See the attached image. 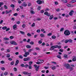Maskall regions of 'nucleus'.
Instances as JSON below:
<instances>
[{"mask_svg":"<svg viewBox=\"0 0 76 76\" xmlns=\"http://www.w3.org/2000/svg\"><path fill=\"white\" fill-rule=\"evenodd\" d=\"M64 34L66 36H68L70 35V31L68 30H66L64 31Z\"/></svg>","mask_w":76,"mask_h":76,"instance_id":"1","label":"nucleus"},{"mask_svg":"<svg viewBox=\"0 0 76 76\" xmlns=\"http://www.w3.org/2000/svg\"><path fill=\"white\" fill-rule=\"evenodd\" d=\"M58 45H55L54 46H52L51 48H50V50H54V48H58Z\"/></svg>","mask_w":76,"mask_h":76,"instance_id":"2","label":"nucleus"},{"mask_svg":"<svg viewBox=\"0 0 76 76\" xmlns=\"http://www.w3.org/2000/svg\"><path fill=\"white\" fill-rule=\"evenodd\" d=\"M34 67H35L36 71H38L39 70V65L37 66V65L34 64Z\"/></svg>","mask_w":76,"mask_h":76,"instance_id":"3","label":"nucleus"},{"mask_svg":"<svg viewBox=\"0 0 76 76\" xmlns=\"http://www.w3.org/2000/svg\"><path fill=\"white\" fill-rule=\"evenodd\" d=\"M23 75H30L31 74V72L28 73V72H23Z\"/></svg>","mask_w":76,"mask_h":76,"instance_id":"4","label":"nucleus"},{"mask_svg":"<svg viewBox=\"0 0 76 76\" xmlns=\"http://www.w3.org/2000/svg\"><path fill=\"white\" fill-rule=\"evenodd\" d=\"M71 67H69V70L70 71H72L73 70V67H75V65L72 64L71 65Z\"/></svg>","mask_w":76,"mask_h":76,"instance_id":"5","label":"nucleus"},{"mask_svg":"<svg viewBox=\"0 0 76 76\" xmlns=\"http://www.w3.org/2000/svg\"><path fill=\"white\" fill-rule=\"evenodd\" d=\"M11 44H12L13 45H18V44L17 42H15L13 41H11L10 42Z\"/></svg>","mask_w":76,"mask_h":76,"instance_id":"6","label":"nucleus"},{"mask_svg":"<svg viewBox=\"0 0 76 76\" xmlns=\"http://www.w3.org/2000/svg\"><path fill=\"white\" fill-rule=\"evenodd\" d=\"M75 11L73 10H71L70 12H69V15L70 16H73V13H74Z\"/></svg>","mask_w":76,"mask_h":76,"instance_id":"7","label":"nucleus"},{"mask_svg":"<svg viewBox=\"0 0 76 76\" xmlns=\"http://www.w3.org/2000/svg\"><path fill=\"white\" fill-rule=\"evenodd\" d=\"M65 66L67 69H69L70 68V65L69 64H65Z\"/></svg>","mask_w":76,"mask_h":76,"instance_id":"8","label":"nucleus"},{"mask_svg":"<svg viewBox=\"0 0 76 76\" xmlns=\"http://www.w3.org/2000/svg\"><path fill=\"white\" fill-rule=\"evenodd\" d=\"M44 15H47L48 16H50V13H48V12H45L44 13Z\"/></svg>","mask_w":76,"mask_h":76,"instance_id":"9","label":"nucleus"},{"mask_svg":"<svg viewBox=\"0 0 76 76\" xmlns=\"http://www.w3.org/2000/svg\"><path fill=\"white\" fill-rule=\"evenodd\" d=\"M38 62H40V63H44V60H41L40 59H39L38 60Z\"/></svg>","mask_w":76,"mask_h":76,"instance_id":"10","label":"nucleus"},{"mask_svg":"<svg viewBox=\"0 0 76 76\" xmlns=\"http://www.w3.org/2000/svg\"><path fill=\"white\" fill-rule=\"evenodd\" d=\"M37 2L38 4H42V1L39 0H38L37 1Z\"/></svg>","mask_w":76,"mask_h":76,"instance_id":"11","label":"nucleus"},{"mask_svg":"<svg viewBox=\"0 0 76 76\" xmlns=\"http://www.w3.org/2000/svg\"><path fill=\"white\" fill-rule=\"evenodd\" d=\"M19 60H16L15 62L16 63L15 64V66H17L18 64H19Z\"/></svg>","mask_w":76,"mask_h":76,"instance_id":"12","label":"nucleus"},{"mask_svg":"<svg viewBox=\"0 0 76 76\" xmlns=\"http://www.w3.org/2000/svg\"><path fill=\"white\" fill-rule=\"evenodd\" d=\"M72 61H76V57L74 56H73V58L72 59Z\"/></svg>","mask_w":76,"mask_h":76,"instance_id":"13","label":"nucleus"},{"mask_svg":"<svg viewBox=\"0 0 76 76\" xmlns=\"http://www.w3.org/2000/svg\"><path fill=\"white\" fill-rule=\"evenodd\" d=\"M27 4H26L25 2H24L23 4H22V6H24V7H26L27 6Z\"/></svg>","mask_w":76,"mask_h":76,"instance_id":"14","label":"nucleus"},{"mask_svg":"<svg viewBox=\"0 0 76 76\" xmlns=\"http://www.w3.org/2000/svg\"><path fill=\"white\" fill-rule=\"evenodd\" d=\"M40 37H41L42 38H43V37H45V35L44 34H41L40 35Z\"/></svg>","mask_w":76,"mask_h":76,"instance_id":"15","label":"nucleus"},{"mask_svg":"<svg viewBox=\"0 0 76 76\" xmlns=\"http://www.w3.org/2000/svg\"><path fill=\"white\" fill-rule=\"evenodd\" d=\"M17 28V25L15 24L13 26V29L14 30H15L16 28Z\"/></svg>","mask_w":76,"mask_h":76,"instance_id":"16","label":"nucleus"},{"mask_svg":"<svg viewBox=\"0 0 76 76\" xmlns=\"http://www.w3.org/2000/svg\"><path fill=\"white\" fill-rule=\"evenodd\" d=\"M66 6L68 7H73V5L69 4H67Z\"/></svg>","mask_w":76,"mask_h":76,"instance_id":"17","label":"nucleus"},{"mask_svg":"<svg viewBox=\"0 0 76 76\" xmlns=\"http://www.w3.org/2000/svg\"><path fill=\"white\" fill-rule=\"evenodd\" d=\"M3 39L4 41H8V40H9V39L7 37H4Z\"/></svg>","mask_w":76,"mask_h":76,"instance_id":"18","label":"nucleus"},{"mask_svg":"<svg viewBox=\"0 0 76 76\" xmlns=\"http://www.w3.org/2000/svg\"><path fill=\"white\" fill-rule=\"evenodd\" d=\"M53 18H54V15H52L50 16L49 19H53Z\"/></svg>","mask_w":76,"mask_h":76,"instance_id":"19","label":"nucleus"},{"mask_svg":"<svg viewBox=\"0 0 76 76\" xmlns=\"http://www.w3.org/2000/svg\"><path fill=\"white\" fill-rule=\"evenodd\" d=\"M26 48H31V46L29 45H26Z\"/></svg>","mask_w":76,"mask_h":76,"instance_id":"20","label":"nucleus"},{"mask_svg":"<svg viewBox=\"0 0 76 76\" xmlns=\"http://www.w3.org/2000/svg\"><path fill=\"white\" fill-rule=\"evenodd\" d=\"M11 12H12V10H11L9 11H6V13L7 14L8 13H11Z\"/></svg>","mask_w":76,"mask_h":76,"instance_id":"21","label":"nucleus"},{"mask_svg":"<svg viewBox=\"0 0 76 76\" xmlns=\"http://www.w3.org/2000/svg\"><path fill=\"white\" fill-rule=\"evenodd\" d=\"M51 38L52 39H55L56 38V37L54 35L52 36L51 37Z\"/></svg>","mask_w":76,"mask_h":76,"instance_id":"22","label":"nucleus"},{"mask_svg":"<svg viewBox=\"0 0 76 76\" xmlns=\"http://www.w3.org/2000/svg\"><path fill=\"white\" fill-rule=\"evenodd\" d=\"M67 0H62L61 2L63 3H67Z\"/></svg>","mask_w":76,"mask_h":76,"instance_id":"23","label":"nucleus"},{"mask_svg":"<svg viewBox=\"0 0 76 76\" xmlns=\"http://www.w3.org/2000/svg\"><path fill=\"white\" fill-rule=\"evenodd\" d=\"M7 28V27L6 26H4L2 27V29L4 30H6Z\"/></svg>","mask_w":76,"mask_h":76,"instance_id":"24","label":"nucleus"},{"mask_svg":"<svg viewBox=\"0 0 76 76\" xmlns=\"http://www.w3.org/2000/svg\"><path fill=\"white\" fill-rule=\"evenodd\" d=\"M28 67L29 69H32V66L31 65H28Z\"/></svg>","mask_w":76,"mask_h":76,"instance_id":"25","label":"nucleus"},{"mask_svg":"<svg viewBox=\"0 0 76 76\" xmlns=\"http://www.w3.org/2000/svg\"><path fill=\"white\" fill-rule=\"evenodd\" d=\"M25 54H26L27 56H29L30 54L29 52H26L25 53Z\"/></svg>","mask_w":76,"mask_h":76,"instance_id":"26","label":"nucleus"},{"mask_svg":"<svg viewBox=\"0 0 76 76\" xmlns=\"http://www.w3.org/2000/svg\"><path fill=\"white\" fill-rule=\"evenodd\" d=\"M4 75H5V76H7V75H8V72H5L4 73Z\"/></svg>","mask_w":76,"mask_h":76,"instance_id":"27","label":"nucleus"},{"mask_svg":"<svg viewBox=\"0 0 76 76\" xmlns=\"http://www.w3.org/2000/svg\"><path fill=\"white\" fill-rule=\"evenodd\" d=\"M20 32L21 33V34H22V35H25V32H24V31H20Z\"/></svg>","mask_w":76,"mask_h":76,"instance_id":"28","label":"nucleus"},{"mask_svg":"<svg viewBox=\"0 0 76 76\" xmlns=\"http://www.w3.org/2000/svg\"><path fill=\"white\" fill-rule=\"evenodd\" d=\"M10 57V55L9 54H8L7 55L6 57L7 58H9Z\"/></svg>","mask_w":76,"mask_h":76,"instance_id":"29","label":"nucleus"},{"mask_svg":"<svg viewBox=\"0 0 76 76\" xmlns=\"http://www.w3.org/2000/svg\"><path fill=\"white\" fill-rule=\"evenodd\" d=\"M64 58H67V54H65L64 55Z\"/></svg>","mask_w":76,"mask_h":76,"instance_id":"30","label":"nucleus"},{"mask_svg":"<svg viewBox=\"0 0 76 76\" xmlns=\"http://www.w3.org/2000/svg\"><path fill=\"white\" fill-rule=\"evenodd\" d=\"M57 57H58V58L60 59H61V56H60V55H57Z\"/></svg>","mask_w":76,"mask_h":76,"instance_id":"31","label":"nucleus"},{"mask_svg":"<svg viewBox=\"0 0 76 76\" xmlns=\"http://www.w3.org/2000/svg\"><path fill=\"white\" fill-rule=\"evenodd\" d=\"M76 0H72L70 1V3H75V2H76Z\"/></svg>","mask_w":76,"mask_h":76,"instance_id":"32","label":"nucleus"},{"mask_svg":"<svg viewBox=\"0 0 76 76\" xmlns=\"http://www.w3.org/2000/svg\"><path fill=\"white\" fill-rule=\"evenodd\" d=\"M22 27L23 28H25L26 27V25H25V24H23L22 25Z\"/></svg>","mask_w":76,"mask_h":76,"instance_id":"33","label":"nucleus"},{"mask_svg":"<svg viewBox=\"0 0 76 76\" xmlns=\"http://www.w3.org/2000/svg\"><path fill=\"white\" fill-rule=\"evenodd\" d=\"M19 58L21 59H22V58H23V56L22 55H19Z\"/></svg>","mask_w":76,"mask_h":76,"instance_id":"34","label":"nucleus"},{"mask_svg":"<svg viewBox=\"0 0 76 76\" xmlns=\"http://www.w3.org/2000/svg\"><path fill=\"white\" fill-rule=\"evenodd\" d=\"M69 42V39H66L65 40V43H68Z\"/></svg>","mask_w":76,"mask_h":76,"instance_id":"35","label":"nucleus"},{"mask_svg":"<svg viewBox=\"0 0 76 76\" xmlns=\"http://www.w3.org/2000/svg\"><path fill=\"white\" fill-rule=\"evenodd\" d=\"M68 40L69 42H70L71 43H72V42L73 41V40H72L70 39H68Z\"/></svg>","mask_w":76,"mask_h":76,"instance_id":"36","label":"nucleus"},{"mask_svg":"<svg viewBox=\"0 0 76 76\" xmlns=\"http://www.w3.org/2000/svg\"><path fill=\"white\" fill-rule=\"evenodd\" d=\"M56 69V66H54L53 67H52V70H55Z\"/></svg>","mask_w":76,"mask_h":76,"instance_id":"37","label":"nucleus"},{"mask_svg":"<svg viewBox=\"0 0 76 76\" xmlns=\"http://www.w3.org/2000/svg\"><path fill=\"white\" fill-rule=\"evenodd\" d=\"M30 44L31 45H34V42H31L30 43Z\"/></svg>","mask_w":76,"mask_h":76,"instance_id":"38","label":"nucleus"},{"mask_svg":"<svg viewBox=\"0 0 76 76\" xmlns=\"http://www.w3.org/2000/svg\"><path fill=\"white\" fill-rule=\"evenodd\" d=\"M20 66L21 67H24L25 66V64H21L20 65Z\"/></svg>","mask_w":76,"mask_h":76,"instance_id":"39","label":"nucleus"},{"mask_svg":"<svg viewBox=\"0 0 76 76\" xmlns=\"http://www.w3.org/2000/svg\"><path fill=\"white\" fill-rule=\"evenodd\" d=\"M0 63L1 64H4L5 62H4V61H0Z\"/></svg>","mask_w":76,"mask_h":76,"instance_id":"40","label":"nucleus"},{"mask_svg":"<svg viewBox=\"0 0 76 76\" xmlns=\"http://www.w3.org/2000/svg\"><path fill=\"white\" fill-rule=\"evenodd\" d=\"M24 67L25 68H27V67H28V64H26L24 65Z\"/></svg>","mask_w":76,"mask_h":76,"instance_id":"41","label":"nucleus"},{"mask_svg":"<svg viewBox=\"0 0 76 76\" xmlns=\"http://www.w3.org/2000/svg\"><path fill=\"white\" fill-rule=\"evenodd\" d=\"M38 33H39L41 32V30L40 29H37L36 31Z\"/></svg>","mask_w":76,"mask_h":76,"instance_id":"42","label":"nucleus"},{"mask_svg":"<svg viewBox=\"0 0 76 76\" xmlns=\"http://www.w3.org/2000/svg\"><path fill=\"white\" fill-rule=\"evenodd\" d=\"M35 26V24L34 23H33V24L31 25V27H34Z\"/></svg>","mask_w":76,"mask_h":76,"instance_id":"43","label":"nucleus"},{"mask_svg":"<svg viewBox=\"0 0 76 76\" xmlns=\"http://www.w3.org/2000/svg\"><path fill=\"white\" fill-rule=\"evenodd\" d=\"M27 61H30L31 60V58L28 57L27 58Z\"/></svg>","mask_w":76,"mask_h":76,"instance_id":"44","label":"nucleus"},{"mask_svg":"<svg viewBox=\"0 0 76 76\" xmlns=\"http://www.w3.org/2000/svg\"><path fill=\"white\" fill-rule=\"evenodd\" d=\"M14 70L15 72H16L18 69H17V68H16V67H15L14 68Z\"/></svg>","mask_w":76,"mask_h":76,"instance_id":"45","label":"nucleus"},{"mask_svg":"<svg viewBox=\"0 0 76 76\" xmlns=\"http://www.w3.org/2000/svg\"><path fill=\"white\" fill-rule=\"evenodd\" d=\"M58 2L57 1H55V4L56 5H58Z\"/></svg>","mask_w":76,"mask_h":76,"instance_id":"46","label":"nucleus"},{"mask_svg":"<svg viewBox=\"0 0 76 76\" xmlns=\"http://www.w3.org/2000/svg\"><path fill=\"white\" fill-rule=\"evenodd\" d=\"M32 63H33V62L32 61H30L29 62V65H31L32 64Z\"/></svg>","mask_w":76,"mask_h":76,"instance_id":"47","label":"nucleus"},{"mask_svg":"<svg viewBox=\"0 0 76 76\" xmlns=\"http://www.w3.org/2000/svg\"><path fill=\"white\" fill-rule=\"evenodd\" d=\"M27 35L28 37H31V34L30 33H28L27 34Z\"/></svg>","mask_w":76,"mask_h":76,"instance_id":"48","label":"nucleus"},{"mask_svg":"<svg viewBox=\"0 0 76 76\" xmlns=\"http://www.w3.org/2000/svg\"><path fill=\"white\" fill-rule=\"evenodd\" d=\"M1 69L2 70H5V68L4 67H2L1 68Z\"/></svg>","mask_w":76,"mask_h":76,"instance_id":"49","label":"nucleus"},{"mask_svg":"<svg viewBox=\"0 0 76 76\" xmlns=\"http://www.w3.org/2000/svg\"><path fill=\"white\" fill-rule=\"evenodd\" d=\"M23 61H27V58H25L23 59Z\"/></svg>","mask_w":76,"mask_h":76,"instance_id":"50","label":"nucleus"},{"mask_svg":"<svg viewBox=\"0 0 76 76\" xmlns=\"http://www.w3.org/2000/svg\"><path fill=\"white\" fill-rule=\"evenodd\" d=\"M31 13L32 14H34V13H35V12H34L33 10H31Z\"/></svg>","mask_w":76,"mask_h":76,"instance_id":"51","label":"nucleus"},{"mask_svg":"<svg viewBox=\"0 0 76 76\" xmlns=\"http://www.w3.org/2000/svg\"><path fill=\"white\" fill-rule=\"evenodd\" d=\"M64 29V28H61L60 30V32H63V30Z\"/></svg>","mask_w":76,"mask_h":76,"instance_id":"52","label":"nucleus"},{"mask_svg":"<svg viewBox=\"0 0 76 76\" xmlns=\"http://www.w3.org/2000/svg\"><path fill=\"white\" fill-rule=\"evenodd\" d=\"M10 39H13V38H14V37L12 36H11L10 37Z\"/></svg>","mask_w":76,"mask_h":76,"instance_id":"53","label":"nucleus"},{"mask_svg":"<svg viewBox=\"0 0 76 76\" xmlns=\"http://www.w3.org/2000/svg\"><path fill=\"white\" fill-rule=\"evenodd\" d=\"M3 4H4V3L3 2H0V5L1 6V5H3Z\"/></svg>","mask_w":76,"mask_h":76,"instance_id":"54","label":"nucleus"},{"mask_svg":"<svg viewBox=\"0 0 76 76\" xmlns=\"http://www.w3.org/2000/svg\"><path fill=\"white\" fill-rule=\"evenodd\" d=\"M8 60H9V61H11L12 60V58H8Z\"/></svg>","mask_w":76,"mask_h":76,"instance_id":"55","label":"nucleus"},{"mask_svg":"<svg viewBox=\"0 0 76 76\" xmlns=\"http://www.w3.org/2000/svg\"><path fill=\"white\" fill-rule=\"evenodd\" d=\"M59 51L60 52H63V50L62 49H60Z\"/></svg>","mask_w":76,"mask_h":76,"instance_id":"56","label":"nucleus"},{"mask_svg":"<svg viewBox=\"0 0 76 76\" xmlns=\"http://www.w3.org/2000/svg\"><path fill=\"white\" fill-rule=\"evenodd\" d=\"M38 43L39 44H42V41L41 40L39 41Z\"/></svg>","mask_w":76,"mask_h":76,"instance_id":"57","label":"nucleus"},{"mask_svg":"<svg viewBox=\"0 0 76 76\" xmlns=\"http://www.w3.org/2000/svg\"><path fill=\"white\" fill-rule=\"evenodd\" d=\"M52 35V33H49L47 34L48 36H51Z\"/></svg>","mask_w":76,"mask_h":76,"instance_id":"58","label":"nucleus"},{"mask_svg":"<svg viewBox=\"0 0 76 76\" xmlns=\"http://www.w3.org/2000/svg\"><path fill=\"white\" fill-rule=\"evenodd\" d=\"M58 49H60V48H61V46H58Z\"/></svg>","mask_w":76,"mask_h":76,"instance_id":"59","label":"nucleus"},{"mask_svg":"<svg viewBox=\"0 0 76 76\" xmlns=\"http://www.w3.org/2000/svg\"><path fill=\"white\" fill-rule=\"evenodd\" d=\"M45 45V42H43L42 44V46H44Z\"/></svg>","mask_w":76,"mask_h":76,"instance_id":"60","label":"nucleus"},{"mask_svg":"<svg viewBox=\"0 0 76 76\" xmlns=\"http://www.w3.org/2000/svg\"><path fill=\"white\" fill-rule=\"evenodd\" d=\"M69 14H65V17H66V18H67L68 17H69Z\"/></svg>","mask_w":76,"mask_h":76,"instance_id":"61","label":"nucleus"},{"mask_svg":"<svg viewBox=\"0 0 76 76\" xmlns=\"http://www.w3.org/2000/svg\"><path fill=\"white\" fill-rule=\"evenodd\" d=\"M14 63H15L14 61H12L11 63V65H13V64H14Z\"/></svg>","mask_w":76,"mask_h":76,"instance_id":"62","label":"nucleus"},{"mask_svg":"<svg viewBox=\"0 0 76 76\" xmlns=\"http://www.w3.org/2000/svg\"><path fill=\"white\" fill-rule=\"evenodd\" d=\"M9 30H10V28H7L6 29V31H9Z\"/></svg>","mask_w":76,"mask_h":76,"instance_id":"63","label":"nucleus"},{"mask_svg":"<svg viewBox=\"0 0 76 76\" xmlns=\"http://www.w3.org/2000/svg\"><path fill=\"white\" fill-rule=\"evenodd\" d=\"M33 55H37V52L34 53H33Z\"/></svg>","mask_w":76,"mask_h":76,"instance_id":"64","label":"nucleus"}]
</instances>
